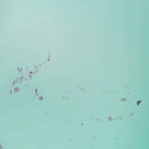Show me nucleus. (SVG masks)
<instances>
[{
    "instance_id": "f257e3e1",
    "label": "nucleus",
    "mask_w": 149,
    "mask_h": 149,
    "mask_svg": "<svg viewBox=\"0 0 149 149\" xmlns=\"http://www.w3.org/2000/svg\"><path fill=\"white\" fill-rule=\"evenodd\" d=\"M141 102V101H138L137 102V104H139Z\"/></svg>"
},
{
    "instance_id": "f03ea898",
    "label": "nucleus",
    "mask_w": 149,
    "mask_h": 149,
    "mask_svg": "<svg viewBox=\"0 0 149 149\" xmlns=\"http://www.w3.org/2000/svg\"><path fill=\"white\" fill-rule=\"evenodd\" d=\"M141 102V101H138L137 102V104H139Z\"/></svg>"
}]
</instances>
